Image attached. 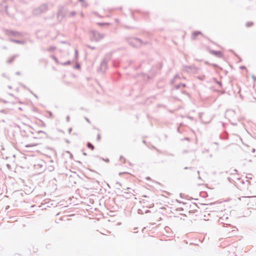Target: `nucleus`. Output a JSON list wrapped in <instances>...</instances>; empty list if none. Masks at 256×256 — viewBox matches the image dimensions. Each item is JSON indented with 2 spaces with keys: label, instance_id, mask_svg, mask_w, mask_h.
I'll return each instance as SVG.
<instances>
[{
  "label": "nucleus",
  "instance_id": "1",
  "mask_svg": "<svg viewBox=\"0 0 256 256\" xmlns=\"http://www.w3.org/2000/svg\"><path fill=\"white\" fill-rule=\"evenodd\" d=\"M245 24L247 28H250L254 26V22H252L249 21L247 22Z\"/></svg>",
  "mask_w": 256,
  "mask_h": 256
},
{
  "label": "nucleus",
  "instance_id": "2",
  "mask_svg": "<svg viewBox=\"0 0 256 256\" xmlns=\"http://www.w3.org/2000/svg\"><path fill=\"white\" fill-rule=\"evenodd\" d=\"M200 34H201V33L200 32H194L192 34L193 39H195L196 36Z\"/></svg>",
  "mask_w": 256,
  "mask_h": 256
},
{
  "label": "nucleus",
  "instance_id": "3",
  "mask_svg": "<svg viewBox=\"0 0 256 256\" xmlns=\"http://www.w3.org/2000/svg\"><path fill=\"white\" fill-rule=\"evenodd\" d=\"M87 146L88 148H90L92 150H93L94 149V146L90 142L88 143Z\"/></svg>",
  "mask_w": 256,
  "mask_h": 256
},
{
  "label": "nucleus",
  "instance_id": "4",
  "mask_svg": "<svg viewBox=\"0 0 256 256\" xmlns=\"http://www.w3.org/2000/svg\"><path fill=\"white\" fill-rule=\"evenodd\" d=\"M120 160L123 163H124L126 162V159L124 158L123 156H120Z\"/></svg>",
  "mask_w": 256,
  "mask_h": 256
},
{
  "label": "nucleus",
  "instance_id": "5",
  "mask_svg": "<svg viewBox=\"0 0 256 256\" xmlns=\"http://www.w3.org/2000/svg\"><path fill=\"white\" fill-rule=\"evenodd\" d=\"M97 139L98 140H100V134H98L97 135Z\"/></svg>",
  "mask_w": 256,
  "mask_h": 256
},
{
  "label": "nucleus",
  "instance_id": "6",
  "mask_svg": "<svg viewBox=\"0 0 256 256\" xmlns=\"http://www.w3.org/2000/svg\"><path fill=\"white\" fill-rule=\"evenodd\" d=\"M104 160L106 162H109V160H108V158H106V160H104Z\"/></svg>",
  "mask_w": 256,
  "mask_h": 256
}]
</instances>
